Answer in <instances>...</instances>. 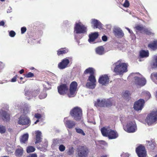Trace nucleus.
Masks as SVG:
<instances>
[{
  "instance_id": "f03ea898",
  "label": "nucleus",
  "mask_w": 157,
  "mask_h": 157,
  "mask_svg": "<svg viewBox=\"0 0 157 157\" xmlns=\"http://www.w3.org/2000/svg\"><path fill=\"white\" fill-rule=\"evenodd\" d=\"M87 27L80 22H76L74 28V35L76 38L77 35L86 33Z\"/></svg>"
},
{
  "instance_id": "1a4fd4ad",
  "label": "nucleus",
  "mask_w": 157,
  "mask_h": 157,
  "mask_svg": "<svg viewBox=\"0 0 157 157\" xmlns=\"http://www.w3.org/2000/svg\"><path fill=\"white\" fill-rule=\"evenodd\" d=\"M17 123L19 124L27 125L28 127L30 124L31 121L27 116L23 114L18 118Z\"/></svg>"
},
{
  "instance_id": "0e129e2a",
  "label": "nucleus",
  "mask_w": 157,
  "mask_h": 157,
  "mask_svg": "<svg viewBox=\"0 0 157 157\" xmlns=\"http://www.w3.org/2000/svg\"><path fill=\"white\" fill-rule=\"evenodd\" d=\"M5 23L3 21H2L0 22V26H3L4 25Z\"/></svg>"
},
{
  "instance_id": "393cba45",
  "label": "nucleus",
  "mask_w": 157,
  "mask_h": 157,
  "mask_svg": "<svg viewBox=\"0 0 157 157\" xmlns=\"http://www.w3.org/2000/svg\"><path fill=\"white\" fill-rule=\"evenodd\" d=\"M35 134L36 135V141L35 142V143L36 144L37 143H39L41 141V133L40 131H37L35 132Z\"/></svg>"
},
{
  "instance_id": "a211bd4d",
  "label": "nucleus",
  "mask_w": 157,
  "mask_h": 157,
  "mask_svg": "<svg viewBox=\"0 0 157 157\" xmlns=\"http://www.w3.org/2000/svg\"><path fill=\"white\" fill-rule=\"evenodd\" d=\"M70 63L69 60L67 58H64L58 65V67L60 69H63L68 67Z\"/></svg>"
},
{
  "instance_id": "c756f323",
  "label": "nucleus",
  "mask_w": 157,
  "mask_h": 157,
  "mask_svg": "<svg viewBox=\"0 0 157 157\" xmlns=\"http://www.w3.org/2000/svg\"><path fill=\"white\" fill-rule=\"evenodd\" d=\"M96 86V84L95 83L88 82L86 84V86L87 88L90 89H94Z\"/></svg>"
},
{
  "instance_id": "6e6d98bb",
  "label": "nucleus",
  "mask_w": 157,
  "mask_h": 157,
  "mask_svg": "<svg viewBox=\"0 0 157 157\" xmlns=\"http://www.w3.org/2000/svg\"><path fill=\"white\" fill-rule=\"evenodd\" d=\"M35 117L37 119H40L41 117V115L40 114L36 113L35 115Z\"/></svg>"
},
{
  "instance_id": "412c9836",
  "label": "nucleus",
  "mask_w": 157,
  "mask_h": 157,
  "mask_svg": "<svg viewBox=\"0 0 157 157\" xmlns=\"http://www.w3.org/2000/svg\"><path fill=\"white\" fill-rule=\"evenodd\" d=\"M0 117L3 120L7 121L9 119V115L7 112L3 110H1L0 111Z\"/></svg>"
},
{
  "instance_id": "79ce46f5",
  "label": "nucleus",
  "mask_w": 157,
  "mask_h": 157,
  "mask_svg": "<svg viewBox=\"0 0 157 157\" xmlns=\"http://www.w3.org/2000/svg\"><path fill=\"white\" fill-rule=\"evenodd\" d=\"M67 153L69 155H71L73 154L74 153V149L73 147H69L68 151Z\"/></svg>"
},
{
  "instance_id": "423d86ee",
  "label": "nucleus",
  "mask_w": 157,
  "mask_h": 157,
  "mask_svg": "<svg viewBox=\"0 0 157 157\" xmlns=\"http://www.w3.org/2000/svg\"><path fill=\"white\" fill-rule=\"evenodd\" d=\"M70 114L75 120L78 121L81 118L82 111L80 108L76 107L71 111Z\"/></svg>"
},
{
  "instance_id": "864d4df0",
  "label": "nucleus",
  "mask_w": 157,
  "mask_h": 157,
  "mask_svg": "<svg viewBox=\"0 0 157 157\" xmlns=\"http://www.w3.org/2000/svg\"><path fill=\"white\" fill-rule=\"evenodd\" d=\"M26 106H28V105H26ZM30 107L29 106V107H27V109H26L27 110L26 112L25 109V108L24 109V113H29L30 112Z\"/></svg>"
},
{
  "instance_id": "338daca9",
  "label": "nucleus",
  "mask_w": 157,
  "mask_h": 157,
  "mask_svg": "<svg viewBox=\"0 0 157 157\" xmlns=\"http://www.w3.org/2000/svg\"><path fill=\"white\" fill-rule=\"evenodd\" d=\"M107 155H102L100 157H107Z\"/></svg>"
},
{
  "instance_id": "13d9d810",
  "label": "nucleus",
  "mask_w": 157,
  "mask_h": 157,
  "mask_svg": "<svg viewBox=\"0 0 157 157\" xmlns=\"http://www.w3.org/2000/svg\"><path fill=\"white\" fill-rule=\"evenodd\" d=\"M17 75L14 76L11 79V81L12 82H14L16 81Z\"/></svg>"
},
{
  "instance_id": "774afa93",
  "label": "nucleus",
  "mask_w": 157,
  "mask_h": 157,
  "mask_svg": "<svg viewBox=\"0 0 157 157\" xmlns=\"http://www.w3.org/2000/svg\"><path fill=\"white\" fill-rule=\"evenodd\" d=\"M39 121V120L38 119L36 121H35L34 123L35 124H36Z\"/></svg>"
},
{
  "instance_id": "39448f33",
  "label": "nucleus",
  "mask_w": 157,
  "mask_h": 157,
  "mask_svg": "<svg viewBox=\"0 0 157 157\" xmlns=\"http://www.w3.org/2000/svg\"><path fill=\"white\" fill-rule=\"evenodd\" d=\"M129 76L130 77H133L134 82L138 85L144 86L146 83V80L139 73H132Z\"/></svg>"
},
{
  "instance_id": "6ab92c4d",
  "label": "nucleus",
  "mask_w": 157,
  "mask_h": 157,
  "mask_svg": "<svg viewBox=\"0 0 157 157\" xmlns=\"http://www.w3.org/2000/svg\"><path fill=\"white\" fill-rule=\"evenodd\" d=\"M92 26L94 28H98L99 29H102V25L98 20L95 19H92L90 21Z\"/></svg>"
},
{
  "instance_id": "4468645a",
  "label": "nucleus",
  "mask_w": 157,
  "mask_h": 157,
  "mask_svg": "<svg viewBox=\"0 0 157 157\" xmlns=\"http://www.w3.org/2000/svg\"><path fill=\"white\" fill-rule=\"evenodd\" d=\"M40 91L39 89H35L33 90H27L25 91V95L29 97L28 99L32 98L33 97H35L39 94Z\"/></svg>"
},
{
  "instance_id": "69168bd1",
  "label": "nucleus",
  "mask_w": 157,
  "mask_h": 157,
  "mask_svg": "<svg viewBox=\"0 0 157 157\" xmlns=\"http://www.w3.org/2000/svg\"><path fill=\"white\" fill-rule=\"evenodd\" d=\"M24 71V70L23 69H21L19 71V73L20 74H22Z\"/></svg>"
},
{
  "instance_id": "4c0bfd02",
  "label": "nucleus",
  "mask_w": 157,
  "mask_h": 157,
  "mask_svg": "<svg viewBox=\"0 0 157 157\" xmlns=\"http://www.w3.org/2000/svg\"><path fill=\"white\" fill-rule=\"evenodd\" d=\"M76 132L80 134L83 136H85V134L83 132V130L80 128L78 127H76L75 128Z\"/></svg>"
},
{
  "instance_id": "473e14b6",
  "label": "nucleus",
  "mask_w": 157,
  "mask_h": 157,
  "mask_svg": "<svg viewBox=\"0 0 157 157\" xmlns=\"http://www.w3.org/2000/svg\"><path fill=\"white\" fill-rule=\"evenodd\" d=\"M154 60L151 64V66L152 68H157V55L154 56Z\"/></svg>"
},
{
  "instance_id": "7c9ffc66",
  "label": "nucleus",
  "mask_w": 157,
  "mask_h": 157,
  "mask_svg": "<svg viewBox=\"0 0 157 157\" xmlns=\"http://www.w3.org/2000/svg\"><path fill=\"white\" fill-rule=\"evenodd\" d=\"M69 50L66 48H61L57 51V54L58 55L65 54L67 53Z\"/></svg>"
},
{
  "instance_id": "a19ab883",
  "label": "nucleus",
  "mask_w": 157,
  "mask_h": 157,
  "mask_svg": "<svg viewBox=\"0 0 157 157\" xmlns=\"http://www.w3.org/2000/svg\"><path fill=\"white\" fill-rule=\"evenodd\" d=\"M105 101H106L105 102V106L109 107L112 105V102L109 99H105Z\"/></svg>"
},
{
  "instance_id": "f3484780",
  "label": "nucleus",
  "mask_w": 157,
  "mask_h": 157,
  "mask_svg": "<svg viewBox=\"0 0 157 157\" xmlns=\"http://www.w3.org/2000/svg\"><path fill=\"white\" fill-rule=\"evenodd\" d=\"M109 78L106 75H104L100 76L98 79V82L102 85L106 86L108 84Z\"/></svg>"
},
{
  "instance_id": "bb28decb",
  "label": "nucleus",
  "mask_w": 157,
  "mask_h": 157,
  "mask_svg": "<svg viewBox=\"0 0 157 157\" xmlns=\"http://www.w3.org/2000/svg\"><path fill=\"white\" fill-rule=\"evenodd\" d=\"M29 134L25 133L20 138V141L21 144H25L28 140Z\"/></svg>"
},
{
  "instance_id": "bf43d9fd",
  "label": "nucleus",
  "mask_w": 157,
  "mask_h": 157,
  "mask_svg": "<svg viewBox=\"0 0 157 157\" xmlns=\"http://www.w3.org/2000/svg\"><path fill=\"white\" fill-rule=\"evenodd\" d=\"M4 67V64L2 62H0V69H2Z\"/></svg>"
},
{
  "instance_id": "ddd939ff",
  "label": "nucleus",
  "mask_w": 157,
  "mask_h": 157,
  "mask_svg": "<svg viewBox=\"0 0 157 157\" xmlns=\"http://www.w3.org/2000/svg\"><path fill=\"white\" fill-rule=\"evenodd\" d=\"M144 104V100L143 99H140L135 103L133 108L136 111L141 110L143 107Z\"/></svg>"
},
{
  "instance_id": "a18cd8bd",
  "label": "nucleus",
  "mask_w": 157,
  "mask_h": 157,
  "mask_svg": "<svg viewBox=\"0 0 157 157\" xmlns=\"http://www.w3.org/2000/svg\"><path fill=\"white\" fill-rule=\"evenodd\" d=\"M6 131V128L5 126L0 125V133H4Z\"/></svg>"
},
{
  "instance_id": "b1692460",
  "label": "nucleus",
  "mask_w": 157,
  "mask_h": 157,
  "mask_svg": "<svg viewBox=\"0 0 157 157\" xmlns=\"http://www.w3.org/2000/svg\"><path fill=\"white\" fill-rule=\"evenodd\" d=\"M149 53L148 51L147 50L145 51L142 50L140 52V57L139 61H141V59L144 58H147L149 56Z\"/></svg>"
},
{
  "instance_id": "9b49d317",
  "label": "nucleus",
  "mask_w": 157,
  "mask_h": 157,
  "mask_svg": "<svg viewBox=\"0 0 157 157\" xmlns=\"http://www.w3.org/2000/svg\"><path fill=\"white\" fill-rule=\"evenodd\" d=\"M59 93L61 95L66 94L68 91V86L66 84H62L57 87Z\"/></svg>"
},
{
  "instance_id": "4d7b16f0",
  "label": "nucleus",
  "mask_w": 157,
  "mask_h": 157,
  "mask_svg": "<svg viewBox=\"0 0 157 157\" xmlns=\"http://www.w3.org/2000/svg\"><path fill=\"white\" fill-rule=\"evenodd\" d=\"M102 39L103 41H106L107 40V37L106 36L104 35L102 36Z\"/></svg>"
},
{
  "instance_id": "5fc2aeb1",
  "label": "nucleus",
  "mask_w": 157,
  "mask_h": 157,
  "mask_svg": "<svg viewBox=\"0 0 157 157\" xmlns=\"http://www.w3.org/2000/svg\"><path fill=\"white\" fill-rule=\"evenodd\" d=\"M130 155L128 153H123L121 155L122 157H129Z\"/></svg>"
},
{
  "instance_id": "f257e3e1",
  "label": "nucleus",
  "mask_w": 157,
  "mask_h": 157,
  "mask_svg": "<svg viewBox=\"0 0 157 157\" xmlns=\"http://www.w3.org/2000/svg\"><path fill=\"white\" fill-rule=\"evenodd\" d=\"M115 67L114 71L117 75H121L127 71V65L126 63H122L118 61L115 63Z\"/></svg>"
},
{
  "instance_id": "6e6552de",
  "label": "nucleus",
  "mask_w": 157,
  "mask_h": 157,
  "mask_svg": "<svg viewBox=\"0 0 157 157\" xmlns=\"http://www.w3.org/2000/svg\"><path fill=\"white\" fill-rule=\"evenodd\" d=\"M124 130L129 133H133L135 132L137 129L136 125L134 121H129L127 124Z\"/></svg>"
},
{
  "instance_id": "f704fd0d",
  "label": "nucleus",
  "mask_w": 157,
  "mask_h": 157,
  "mask_svg": "<svg viewBox=\"0 0 157 157\" xmlns=\"http://www.w3.org/2000/svg\"><path fill=\"white\" fill-rule=\"evenodd\" d=\"M145 33L148 35H151L153 33H152L151 30L147 28H144L143 33Z\"/></svg>"
},
{
  "instance_id": "8fccbe9b",
  "label": "nucleus",
  "mask_w": 157,
  "mask_h": 157,
  "mask_svg": "<svg viewBox=\"0 0 157 157\" xmlns=\"http://www.w3.org/2000/svg\"><path fill=\"white\" fill-rule=\"evenodd\" d=\"M129 2L127 0H125L124 3L123 4V6L125 7H128L129 6Z\"/></svg>"
},
{
  "instance_id": "de8ad7c7",
  "label": "nucleus",
  "mask_w": 157,
  "mask_h": 157,
  "mask_svg": "<svg viewBox=\"0 0 157 157\" xmlns=\"http://www.w3.org/2000/svg\"><path fill=\"white\" fill-rule=\"evenodd\" d=\"M34 76V74L31 72H29L25 75V76L27 78H31Z\"/></svg>"
},
{
  "instance_id": "603ef678",
  "label": "nucleus",
  "mask_w": 157,
  "mask_h": 157,
  "mask_svg": "<svg viewBox=\"0 0 157 157\" xmlns=\"http://www.w3.org/2000/svg\"><path fill=\"white\" fill-rule=\"evenodd\" d=\"M99 143L101 145H104V146H107V143L105 141L103 140H101L99 141Z\"/></svg>"
},
{
  "instance_id": "cd10ccee",
  "label": "nucleus",
  "mask_w": 157,
  "mask_h": 157,
  "mask_svg": "<svg viewBox=\"0 0 157 157\" xmlns=\"http://www.w3.org/2000/svg\"><path fill=\"white\" fill-rule=\"evenodd\" d=\"M62 143L61 139H55L53 140V143L52 146L54 147L56 146H58Z\"/></svg>"
},
{
  "instance_id": "0eeeda50",
  "label": "nucleus",
  "mask_w": 157,
  "mask_h": 157,
  "mask_svg": "<svg viewBox=\"0 0 157 157\" xmlns=\"http://www.w3.org/2000/svg\"><path fill=\"white\" fill-rule=\"evenodd\" d=\"M89 153L88 147L86 146H81L77 149L76 156L77 157H87Z\"/></svg>"
},
{
  "instance_id": "ea45409f",
  "label": "nucleus",
  "mask_w": 157,
  "mask_h": 157,
  "mask_svg": "<svg viewBox=\"0 0 157 157\" xmlns=\"http://www.w3.org/2000/svg\"><path fill=\"white\" fill-rule=\"evenodd\" d=\"M151 78L154 82L156 83H157V82L155 81L154 79V78H155L157 80V72H154L152 73L151 75Z\"/></svg>"
},
{
  "instance_id": "72a5a7b5",
  "label": "nucleus",
  "mask_w": 157,
  "mask_h": 157,
  "mask_svg": "<svg viewBox=\"0 0 157 157\" xmlns=\"http://www.w3.org/2000/svg\"><path fill=\"white\" fill-rule=\"evenodd\" d=\"M87 81L95 83L96 82L95 77L93 75H90L89 76Z\"/></svg>"
},
{
  "instance_id": "052dcab7",
  "label": "nucleus",
  "mask_w": 157,
  "mask_h": 157,
  "mask_svg": "<svg viewBox=\"0 0 157 157\" xmlns=\"http://www.w3.org/2000/svg\"><path fill=\"white\" fill-rule=\"evenodd\" d=\"M37 155L36 154H32L27 157H37Z\"/></svg>"
},
{
  "instance_id": "20e7f679",
  "label": "nucleus",
  "mask_w": 157,
  "mask_h": 157,
  "mask_svg": "<svg viewBox=\"0 0 157 157\" xmlns=\"http://www.w3.org/2000/svg\"><path fill=\"white\" fill-rule=\"evenodd\" d=\"M145 121L148 125L157 123V109H153L148 115Z\"/></svg>"
},
{
  "instance_id": "37998d69",
  "label": "nucleus",
  "mask_w": 157,
  "mask_h": 157,
  "mask_svg": "<svg viewBox=\"0 0 157 157\" xmlns=\"http://www.w3.org/2000/svg\"><path fill=\"white\" fill-rule=\"evenodd\" d=\"M129 92L128 91H126L123 94V96L126 99L129 98Z\"/></svg>"
},
{
  "instance_id": "58836bf2",
  "label": "nucleus",
  "mask_w": 157,
  "mask_h": 157,
  "mask_svg": "<svg viewBox=\"0 0 157 157\" xmlns=\"http://www.w3.org/2000/svg\"><path fill=\"white\" fill-rule=\"evenodd\" d=\"M35 148L33 146H29L27 147L26 151L27 153H29L34 152L35 151Z\"/></svg>"
},
{
  "instance_id": "a878e982",
  "label": "nucleus",
  "mask_w": 157,
  "mask_h": 157,
  "mask_svg": "<svg viewBox=\"0 0 157 157\" xmlns=\"http://www.w3.org/2000/svg\"><path fill=\"white\" fill-rule=\"evenodd\" d=\"M105 99H103L101 100H100L99 99H98L97 101L95 103V105L96 106L105 107Z\"/></svg>"
},
{
  "instance_id": "4be33fe9",
  "label": "nucleus",
  "mask_w": 157,
  "mask_h": 157,
  "mask_svg": "<svg viewBox=\"0 0 157 157\" xmlns=\"http://www.w3.org/2000/svg\"><path fill=\"white\" fill-rule=\"evenodd\" d=\"M24 150L23 148L20 147H18L14 152L15 155L17 157H21L23 155Z\"/></svg>"
},
{
  "instance_id": "f8f14e48",
  "label": "nucleus",
  "mask_w": 157,
  "mask_h": 157,
  "mask_svg": "<svg viewBox=\"0 0 157 157\" xmlns=\"http://www.w3.org/2000/svg\"><path fill=\"white\" fill-rule=\"evenodd\" d=\"M136 152L139 157H145L146 153L144 146L140 145L136 149Z\"/></svg>"
},
{
  "instance_id": "680f3d73",
  "label": "nucleus",
  "mask_w": 157,
  "mask_h": 157,
  "mask_svg": "<svg viewBox=\"0 0 157 157\" xmlns=\"http://www.w3.org/2000/svg\"><path fill=\"white\" fill-rule=\"evenodd\" d=\"M12 9L11 7H9V8L8 9L7 11V13H10L12 11Z\"/></svg>"
},
{
  "instance_id": "5701e85b",
  "label": "nucleus",
  "mask_w": 157,
  "mask_h": 157,
  "mask_svg": "<svg viewBox=\"0 0 157 157\" xmlns=\"http://www.w3.org/2000/svg\"><path fill=\"white\" fill-rule=\"evenodd\" d=\"M95 51L97 54L100 56L104 55L105 53L104 48L103 46L97 47L96 48Z\"/></svg>"
},
{
  "instance_id": "2eb2a0df",
  "label": "nucleus",
  "mask_w": 157,
  "mask_h": 157,
  "mask_svg": "<svg viewBox=\"0 0 157 157\" xmlns=\"http://www.w3.org/2000/svg\"><path fill=\"white\" fill-rule=\"evenodd\" d=\"M113 32L114 36L117 38H121L124 36L123 32L121 29L118 27H114Z\"/></svg>"
},
{
  "instance_id": "09e8293b",
  "label": "nucleus",
  "mask_w": 157,
  "mask_h": 157,
  "mask_svg": "<svg viewBox=\"0 0 157 157\" xmlns=\"http://www.w3.org/2000/svg\"><path fill=\"white\" fill-rule=\"evenodd\" d=\"M9 36L11 37H13L15 36L16 33L13 31H11L9 32Z\"/></svg>"
},
{
  "instance_id": "7ed1b4c3",
  "label": "nucleus",
  "mask_w": 157,
  "mask_h": 157,
  "mask_svg": "<svg viewBox=\"0 0 157 157\" xmlns=\"http://www.w3.org/2000/svg\"><path fill=\"white\" fill-rule=\"evenodd\" d=\"M101 132L103 136L108 137L109 139H115L118 136L116 132L105 127L101 129Z\"/></svg>"
},
{
  "instance_id": "e433bc0d",
  "label": "nucleus",
  "mask_w": 157,
  "mask_h": 157,
  "mask_svg": "<svg viewBox=\"0 0 157 157\" xmlns=\"http://www.w3.org/2000/svg\"><path fill=\"white\" fill-rule=\"evenodd\" d=\"M142 94L145 96V99L146 100H148L151 97V94L148 91H144L142 93Z\"/></svg>"
},
{
  "instance_id": "dca6fc26",
  "label": "nucleus",
  "mask_w": 157,
  "mask_h": 157,
  "mask_svg": "<svg viewBox=\"0 0 157 157\" xmlns=\"http://www.w3.org/2000/svg\"><path fill=\"white\" fill-rule=\"evenodd\" d=\"M64 122L66 127L69 129L73 128L76 124L75 122L72 120L67 119V117L64 118Z\"/></svg>"
},
{
  "instance_id": "c9c22d12",
  "label": "nucleus",
  "mask_w": 157,
  "mask_h": 157,
  "mask_svg": "<svg viewBox=\"0 0 157 157\" xmlns=\"http://www.w3.org/2000/svg\"><path fill=\"white\" fill-rule=\"evenodd\" d=\"M144 28L142 25H138L135 27V28L136 30L140 31L141 33H143Z\"/></svg>"
},
{
  "instance_id": "9d476101",
  "label": "nucleus",
  "mask_w": 157,
  "mask_h": 157,
  "mask_svg": "<svg viewBox=\"0 0 157 157\" xmlns=\"http://www.w3.org/2000/svg\"><path fill=\"white\" fill-rule=\"evenodd\" d=\"M77 83L76 82H71L70 86L69 93L68 94L69 97H73L76 95L77 91Z\"/></svg>"
},
{
  "instance_id": "2f4dec72",
  "label": "nucleus",
  "mask_w": 157,
  "mask_h": 157,
  "mask_svg": "<svg viewBox=\"0 0 157 157\" xmlns=\"http://www.w3.org/2000/svg\"><path fill=\"white\" fill-rule=\"evenodd\" d=\"M95 71V70L92 67H89L86 69L84 72L85 74H90V75H94Z\"/></svg>"
},
{
  "instance_id": "aec40b11",
  "label": "nucleus",
  "mask_w": 157,
  "mask_h": 157,
  "mask_svg": "<svg viewBox=\"0 0 157 157\" xmlns=\"http://www.w3.org/2000/svg\"><path fill=\"white\" fill-rule=\"evenodd\" d=\"M98 36L99 34L98 32L91 33L89 36V39L88 40V41L90 43H91L98 37Z\"/></svg>"
},
{
  "instance_id": "c85d7f7f",
  "label": "nucleus",
  "mask_w": 157,
  "mask_h": 157,
  "mask_svg": "<svg viewBox=\"0 0 157 157\" xmlns=\"http://www.w3.org/2000/svg\"><path fill=\"white\" fill-rule=\"evenodd\" d=\"M148 47L153 50L157 49V40H155L153 43L148 45Z\"/></svg>"
},
{
  "instance_id": "c03bdc74",
  "label": "nucleus",
  "mask_w": 157,
  "mask_h": 157,
  "mask_svg": "<svg viewBox=\"0 0 157 157\" xmlns=\"http://www.w3.org/2000/svg\"><path fill=\"white\" fill-rule=\"evenodd\" d=\"M47 96V94L45 92L41 93L39 96V98L40 99H43L45 98Z\"/></svg>"
},
{
  "instance_id": "e2e57ef3",
  "label": "nucleus",
  "mask_w": 157,
  "mask_h": 157,
  "mask_svg": "<svg viewBox=\"0 0 157 157\" xmlns=\"http://www.w3.org/2000/svg\"><path fill=\"white\" fill-rule=\"evenodd\" d=\"M126 29L128 31L129 33L131 34H132L133 33L132 31V30H131L128 28H126Z\"/></svg>"
},
{
  "instance_id": "3c124183",
  "label": "nucleus",
  "mask_w": 157,
  "mask_h": 157,
  "mask_svg": "<svg viewBox=\"0 0 157 157\" xmlns=\"http://www.w3.org/2000/svg\"><path fill=\"white\" fill-rule=\"evenodd\" d=\"M26 28L25 27H23L21 29V33L24 34L26 31Z\"/></svg>"
},
{
  "instance_id": "49530a36",
  "label": "nucleus",
  "mask_w": 157,
  "mask_h": 157,
  "mask_svg": "<svg viewBox=\"0 0 157 157\" xmlns=\"http://www.w3.org/2000/svg\"><path fill=\"white\" fill-rule=\"evenodd\" d=\"M59 150L61 152L63 151L65 149V147L63 144L59 145Z\"/></svg>"
}]
</instances>
